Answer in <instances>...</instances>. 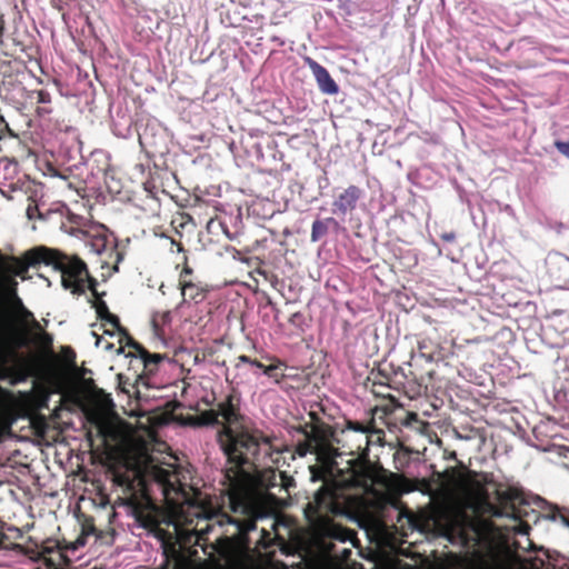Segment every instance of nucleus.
Wrapping results in <instances>:
<instances>
[{
  "label": "nucleus",
  "instance_id": "nucleus-9",
  "mask_svg": "<svg viewBox=\"0 0 569 569\" xmlns=\"http://www.w3.org/2000/svg\"><path fill=\"white\" fill-rule=\"evenodd\" d=\"M306 63L311 70L320 90L326 94H336L339 91L338 84L331 78L329 72L315 60L307 58Z\"/></svg>",
  "mask_w": 569,
  "mask_h": 569
},
{
  "label": "nucleus",
  "instance_id": "nucleus-28",
  "mask_svg": "<svg viewBox=\"0 0 569 569\" xmlns=\"http://www.w3.org/2000/svg\"><path fill=\"white\" fill-rule=\"evenodd\" d=\"M271 370H272V367H267V368H264V373L268 375Z\"/></svg>",
  "mask_w": 569,
  "mask_h": 569
},
{
  "label": "nucleus",
  "instance_id": "nucleus-4",
  "mask_svg": "<svg viewBox=\"0 0 569 569\" xmlns=\"http://www.w3.org/2000/svg\"><path fill=\"white\" fill-rule=\"evenodd\" d=\"M38 263L52 266L54 270H58L63 288L72 293L94 290L86 263L77 257H68L58 250L37 247L28 250L22 259L14 257L0 258V269L11 274L12 278L21 277L24 279L28 268Z\"/></svg>",
  "mask_w": 569,
  "mask_h": 569
},
{
  "label": "nucleus",
  "instance_id": "nucleus-3",
  "mask_svg": "<svg viewBox=\"0 0 569 569\" xmlns=\"http://www.w3.org/2000/svg\"><path fill=\"white\" fill-rule=\"evenodd\" d=\"M139 472L158 482L168 502L170 522L173 525L177 540L181 543H191L194 539L199 543L200 535L209 529H183L184 525H192L194 520L212 519L219 515V506L211 499L207 500L200 492L193 499L187 498L180 485V478L174 465L157 462L153 457H147L139 467Z\"/></svg>",
  "mask_w": 569,
  "mask_h": 569
},
{
  "label": "nucleus",
  "instance_id": "nucleus-6",
  "mask_svg": "<svg viewBox=\"0 0 569 569\" xmlns=\"http://www.w3.org/2000/svg\"><path fill=\"white\" fill-rule=\"evenodd\" d=\"M333 492L328 488H321L305 509L306 517L315 525L325 523L327 513L335 511Z\"/></svg>",
  "mask_w": 569,
  "mask_h": 569
},
{
  "label": "nucleus",
  "instance_id": "nucleus-17",
  "mask_svg": "<svg viewBox=\"0 0 569 569\" xmlns=\"http://www.w3.org/2000/svg\"><path fill=\"white\" fill-rule=\"evenodd\" d=\"M512 529L519 535L527 536L530 527L527 523L519 522Z\"/></svg>",
  "mask_w": 569,
  "mask_h": 569
},
{
  "label": "nucleus",
  "instance_id": "nucleus-8",
  "mask_svg": "<svg viewBox=\"0 0 569 569\" xmlns=\"http://www.w3.org/2000/svg\"><path fill=\"white\" fill-rule=\"evenodd\" d=\"M18 282L11 274L6 273L0 269V297L12 306H18L22 309V316L27 320L32 318V313L22 307L21 300L17 296Z\"/></svg>",
  "mask_w": 569,
  "mask_h": 569
},
{
  "label": "nucleus",
  "instance_id": "nucleus-12",
  "mask_svg": "<svg viewBox=\"0 0 569 569\" xmlns=\"http://www.w3.org/2000/svg\"><path fill=\"white\" fill-rule=\"evenodd\" d=\"M181 296L186 299L197 300L202 299V292L198 286L191 282H184L181 286Z\"/></svg>",
  "mask_w": 569,
  "mask_h": 569
},
{
  "label": "nucleus",
  "instance_id": "nucleus-27",
  "mask_svg": "<svg viewBox=\"0 0 569 569\" xmlns=\"http://www.w3.org/2000/svg\"><path fill=\"white\" fill-rule=\"evenodd\" d=\"M355 431H360V432H365V429L362 427H355L353 428Z\"/></svg>",
  "mask_w": 569,
  "mask_h": 569
},
{
  "label": "nucleus",
  "instance_id": "nucleus-14",
  "mask_svg": "<svg viewBox=\"0 0 569 569\" xmlns=\"http://www.w3.org/2000/svg\"><path fill=\"white\" fill-rule=\"evenodd\" d=\"M326 231V228L323 223L319 220L315 221L312 223V232H311V239L312 241H317L319 237Z\"/></svg>",
  "mask_w": 569,
  "mask_h": 569
},
{
  "label": "nucleus",
  "instance_id": "nucleus-19",
  "mask_svg": "<svg viewBox=\"0 0 569 569\" xmlns=\"http://www.w3.org/2000/svg\"><path fill=\"white\" fill-rule=\"evenodd\" d=\"M308 451H309V446L308 445H299L298 453L300 456H306Z\"/></svg>",
  "mask_w": 569,
  "mask_h": 569
},
{
  "label": "nucleus",
  "instance_id": "nucleus-25",
  "mask_svg": "<svg viewBox=\"0 0 569 569\" xmlns=\"http://www.w3.org/2000/svg\"><path fill=\"white\" fill-rule=\"evenodd\" d=\"M250 363L257 368H263V366L258 361H250Z\"/></svg>",
  "mask_w": 569,
  "mask_h": 569
},
{
  "label": "nucleus",
  "instance_id": "nucleus-1",
  "mask_svg": "<svg viewBox=\"0 0 569 569\" xmlns=\"http://www.w3.org/2000/svg\"><path fill=\"white\" fill-rule=\"evenodd\" d=\"M502 505H492L483 486L475 479L459 476L453 481L451 507L446 519V535L452 543L467 549L459 558L458 569H506L502 549L497 542L492 517L518 518L516 503H527L518 488L498 492Z\"/></svg>",
  "mask_w": 569,
  "mask_h": 569
},
{
  "label": "nucleus",
  "instance_id": "nucleus-31",
  "mask_svg": "<svg viewBox=\"0 0 569 569\" xmlns=\"http://www.w3.org/2000/svg\"><path fill=\"white\" fill-rule=\"evenodd\" d=\"M223 518H226L227 522H231V520L229 519V517L224 516L223 515Z\"/></svg>",
  "mask_w": 569,
  "mask_h": 569
},
{
  "label": "nucleus",
  "instance_id": "nucleus-20",
  "mask_svg": "<svg viewBox=\"0 0 569 569\" xmlns=\"http://www.w3.org/2000/svg\"><path fill=\"white\" fill-rule=\"evenodd\" d=\"M97 347H102L106 350H109L111 348V345L109 342L103 343L101 339H98L96 342Z\"/></svg>",
  "mask_w": 569,
  "mask_h": 569
},
{
  "label": "nucleus",
  "instance_id": "nucleus-10",
  "mask_svg": "<svg viewBox=\"0 0 569 569\" xmlns=\"http://www.w3.org/2000/svg\"><path fill=\"white\" fill-rule=\"evenodd\" d=\"M360 196L361 191L358 187L349 186L333 202L335 212L346 216L356 208Z\"/></svg>",
  "mask_w": 569,
  "mask_h": 569
},
{
  "label": "nucleus",
  "instance_id": "nucleus-15",
  "mask_svg": "<svg viewBox=\"0 0 569 569\" xmlns=\"http://www.w3.org/2000/svg\"><path fill=\"white\" fill-rule=\"evenodd\" d=\"M555 146L559 152H561L563 156L569 158V140L568 141H557L555 143Z\"/></svg>",
  "mask_w": 569,
  "mask_h": 569
},
{
  "label": "nucleus",
  "instance_id": "nucleus-16",
  "mask_svg": "<svg viewBox=\"0 0 569 569\" xmlns=\"http://www.w3.org/2000/svg\"><path fill=\"white\" fill-rule=\"evenodd\" d=\"M549 518L552 521H559L562 526L569 528V520L565 516H562V515H560L558 512H553Z\"/></svg>",
  "mask_w": 569,
  "mask_h": 569
},
{
  "label": "nucleus",
  "instance_id": "nucleus-23",
  "mask_svg": "<svg viewBox=\"0 0 569 569\" xmlns=\"http://www.w3.org/2000/svg\"><path fill=\"white\" fill-rule=\"evenodd\" d=\"M336 531H337V529H336V528H333V529H332V532H329V533H330V535H332V536H335V537H337V538H339L340 540H343L345 538H343L342 536L337 535V532H336Z\"/></svg>",
  "mask_w": 569,
  "mask_h": 569
},
{
  "label": "nucleus",
  "instance_id": "nucleus-18",
  "mask_svg": "<svg viewBox=\"0 0 569 569\" xmlns=\"http://www.w3.org/2000/svg\"><path fill=\"white\" fill-rule=\"evenodd\" d=\"M511 558H513L515 561L517 562H527L529 561V559H521L520 556L518 555H510ZM521 568L522 569H529L526 565L521 563Z\"/></svg>",
  "mask_w": 569,
  "mask_h": 569
},
{
  "label": "nucleus",
  "instance_id": "nucleus-24",
  "mask_svg": "<svg viewBox=\"0 0 569 569\" xmlns=\"http://www.w3.org/2000/svg\"><path fill=\"white\" fill-rule=\"evenodd\" d=\"M169 319V312H162L161 313V320L164 322Z\"/></svg>",
  "mask_w": 569,
  "mask_h": 569
},
{
  "label": "nucleus",
  "instance_id": "nucleus-21",
  "mask_svg": "<svg viewBox=\"0 0 569 569\" xmlns=\"http://www.w3.org/2000/svg\"><path fill=\"white\" fill-rule=\"evenodd\" d=\"M442 239H443L445 241H448V242L453 241V240H455V234H453V233H445V234L442 236Z\"/></svg>",
  "mask_w": 569,
  "mask_h": 569
},
{
  "label": "nucleus",
  "instance_id": "nucleus-22",
  "mask_svg": "<svg viewBox=\"0 0 569 569\" xmlns=\"http://www.w3.org/2000/svg\"><path fill=\"white\" fill-rule=\"evenodd\" d=\"M151 321H152V326H153L154 330L158 331V326H159L158 315H154L152 317Z\"/></svg>",
  "mask_w": 569,
  "mask_h": 569
},
{
  "label": "nucleus",
  "instance_id": "nucleus-30",
  "mask_svg": "<svg viewBox=\"0 0 569 569\" xmlns=\"http://www.w3.org/2000/svg\"><path fill=\"white\" fill-rule=\"evenodd\" d=\"M4 118L0 114V123H4Z\"/></svg>",
  "mask_w": 569,
  "mask_h": 569
},
{
  "label": "nucleus",
  "instance_id": "nucleus-11",
  "mask_svg": "<svg viewBox=\"0 0 569 569\" xmlns=\"http://www.w3.org/2000/svg\"><path fill=\"white\" fill-rule=\"evenodd\" d=\"M389 488L398 495L410 492L415 489L412 482L401 476H393L390 479Z\"/></svg>",
  "mask_w": 569,
  "mask_h": 569
},
{
  "label": "nucleus",
  "instance_id": "nucleus-13",
  "mask_svg": "<svg viewBox=\"0 0 569 569\" xmlns=\"http://www.w3.org/2000/svg\"><path fill=\"white\" fill-rule=\"evenodd\" d=\"M96 308L97 313L101 319H106L114 328L119 327L118 318L109 312L104 302H99Z\"/></svg>",
  "mask_w": 569,
  "mask_h": 569
},
{
  "label": "nucleus",
  "instance_id": "nucleus-5",
  "mask_svg": "<svg viewBox=\"0 0 569 569\" xmlns=\"http://www.w3.org/2000/svg\"><path fill=\"white\" fill-rule=\"evenodd\" d=\"M317 453L337 487H367L369 478L358 458L345 459V455L331 446H321Z\"/></svg>",
  "mask_w": 569,
  "mask_h": 569
},
{
  "label": "nucleus",
  "instance_id": "nucleus-7",
  "mask_svg": "<svg viewBox=\"0 0 569 569\" xmlns=\"http://www.w3.org/2000/svg\"><path fill=\"white\" fill-rule=\"evenodd\" d=\"M81 542H72L61 546L57 541H47L40 551V559L49 566V569H59L70 561V552H74Z\"/></svg>",
  "mask_w": 569,
  "mask_h": 569
},
{
  "label": "nucleus",
  "instance_id": "nucleus-29",
  "mask_svg": "<svg viewBox=\"0 0 569 569\" xmlns=\"http://www.w3.org/2000/svg\"><path fill=\"white\" fill-rule=\"evenodd\" d=\"M531 569H539V567L533 562L530 567Z\"/></svg>",
  "mask_w": 569,
  "mask_h": 569
},
{
  "label": "nucleus",
  "instance_id": "nucleus-26",
  "mask_svg": "<svg viewBox=\"0 0 569 569\" xmlns=\"http://www.w3.org/2000/svg\"><path fill=\"white\" fill-rule=\"evenodd\" d=\"M239 360L243 361V362H250L249 359L246 356L239 357Z\"/></svg>",
  "mask_w": 569,
  "mask_h": 569
},
{
  "label": "nucleus",
  "instance_id": "nucleus-2",
  "mask_svg": "<svg viewBox=\"0 0 569 569\" xmlns=\"http://www.w3.org/2000/svg\"><path fill=\"white\" fill-rule=\"evenodd\" d=\"M197 419L198 425L218 423L223 426V431L219 435V441L229 459L234 461V466L228 468L224 473L223 485L227 501L234 513L251 518L248 523L239 521L234 523L241 529H253V520L263 518L264 513L261 498L253 490L252 478L241 466L249 462L251 457L258 456L261 451L269 455L271 439L243 429L231 399L220 402L217 409L203 411Z\"/></svg>",
  "mask_w": 569,
  "mask_h": 569
}]
</instances>
